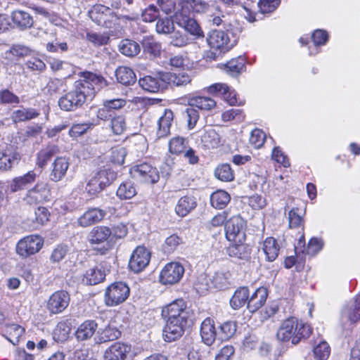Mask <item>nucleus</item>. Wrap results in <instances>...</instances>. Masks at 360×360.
Listing matches in <instances>:
<instances>
[{
    "label": "nucleus",
    "mask_w": 360,
    "mask_h": 360,
    "mask_svg": "<svg viewBox=\"0 0 360 360\" xmlns=\"http://www.w3.org/2000/svg\"><path fill=\"white\" fill-rule=\"evenodd\" d=\"M311 333V327L299 321L295 317H290L285 320L276 333L277 339L281 342L291 340L293 345L298 344L302 339L307 338Z\"/></svg>",
    "instance_id": "obj_1"
},
{
    "label": "nucleus",
    "mask_w": 360,
    "mask_h": 360,
    "mask_svg": "<svg viewBox=\"0 0 360 360\" xmlns=\"http://www.w3.org/2000/svg\"><path fill=\"white\" fill-rule=\"evenodd\" d=\"M90 18L97 25L107 28L112 27L117 20H127L135 21L138 19V14L132 13L117 17L109 7L102 4L94 5L89 11Z\"/></svg>",
    "instance_id": "obj_2"
},
{
    "label": "nucleus",
    "mask_w": 360,
    "mask_h": 360,
    "mask_svg": "<svg viewBox=\"0 0 360 360\" xmlns=\"http://www.w3.org/2000/svg\"><path fill=\"white\" fill-rule=\"evenodd\" d=\"M91 90L85 85L79 84L77 82L75 83L74 89L58 100V105L62 110L74 111L82 106L91 95Z\"/></svg>",
    "instance_id": "obj_3"
},
{
    "label": "nucleus",
    "mask_w": 360,
    "mask_h": 360,
    "mask_svg": "<svg viewBox=\"0 0 360 360\" xmlns=\"http://www.w3.org/2000/svg\"><path fill=\"white\" fill-rule=\"evenodd\" d=\"M238 38L236 34L230 30L226 29V32L221 30H214L210 32L207 37L209 46L216 50L225 52L231 49L237 43Z\"/></svg>",
    "instance_id": "obj_4"
},
{
    "label": "nucleus",
    "mask_w": 360,
    "mask_h": 360,
    "mask_svg": "<svg viewBox=\"0 0 360 360\" xmlns=\"http://www.w3.org/2000/svg\"><path fill=\"white\" fill-rule=\"evenodd\" d=\"M360 320V295L345 305L340 313V324L343 330H351Z\"/></svg>",
    "instance_id": "obj_5"
},
{
    "label": "nucleus",
    "mask_w": 360,
    "mask_h": 360,
    "mask_svg": "<svg viewBox=\"0 0 360 360\" xmlns=\"http://www.w3.org/2000/svg\"><path fill=\"white\" fill-rule=\"evenodd\" d=\"M189 314L187 304L182 299H177L162 309L165 321H187Z\"/></svg>",
    "instance_id": "obj_6"
},
{
    "label": "nucleus",
    "mask_w": 360,
    "mask_h": 360,
    "mask_svg": "<svg viewBox=\"0 0 360 360\" xmlns=\"http://www.w3.org/2000/svg\"><path fill=\"white\" fill-rule=\"evenodd\" d=\"M129 288L125 283H113L105 289V303L108 307L117 306L124 302L129 297Z\"/></svg>",
    "instance_id": "obj_7"
},
{
    "label": "nucleus",
    "mask_w": 360,
    "mask_h": 360,
    "mask_svg": "<svg viewBox=\"0 0 360 360\" xmlns=\"http://www.w3.org/2000/svg\"><path fill=\"white\" fill-rule=\"evenodd\" d=\"M112 235L110 228L105 226L94 227L89 234V242L100 255H105L108 250V239Z\"/></svg>",
    "instance_id": "obj_8"
},
{
    "label": "nucleus",
    "mask_w": 360,
    "mask_h": 360,
    "mask_svg": "<svg viewBox=\"0 0 360 360\" xmlns=\"http://www.w3.org/2000/svg\"><path fill=\"white\" fill-rule=\"evenodd\" d=\"M44 245L43 238L38 235H30L20 240L16 245V252L22 257H27L38 252Z\"/></svg>",
    "instance_id": "obj_9"
},
{
    "label": "nucleus",
    "mask_w": 360,
    "mask_h": 360,
    "mask_svg": "<svg viewBox=\"0 0 360 360\" xmlns=\"http://www.w3.org/2000/svg\"><path fill=\"white\" fill-rule=\"evenodd\" d=\"M246 221L240 216L231 217L225 224L226 237L229 241L243 242L245 240Z\"/></svg>",
    "instance_id": "obj_10"
},
{
    "label": "nucleus",
    "mask_w": 360,
    "mask_h": 360,
    "mask_svg": "<svg viewBox=\"0 0 360 360\" xmlns=\"http://www.w3.org/2000/svg\"><path fill=\"white\" fill-rule=\"evenodd\" d=\"M130 174L134 178L147 184H155L160 179L157 168L146 162L134 166Z\"/></svg>",
    "instance_id": "obj_11"
},
{
    "label": "nucleus",
    "mask_w": 360,
    "mask_h": 360,
    "mask_svg": "<svg viewBox=\"0 0 360 360\" xmlns=\"http://www.w3.org/2000/svg\"><path fill=\"white\" fill-rule=\"evenodd\" d=\"M184 272V267L180 263H168L160 271V282L163 285L176 284L181 281Z\"/></svg>",
    "instance_id": "obj_12"
},
{
    "label": "nucleus",
    "mask_w": 360,
    "mask_h": 360,
    "mask_svg": "<svg viewBox=\"0 0 360 360\" xmlns=\"http://www.w3.org/2000/svg\"><path fill=\"white\" fill-rule=\"evenodd\" d=\"M49 197L50 189L48 184L40 181L27 191L23 197V200L28 205H37L49 201Z\"/></svg>",
    "instance_id": "obj_13"
},
{
    "label": "nucleus",
    "mask_w": 360,
    "mask_h": 360,
    "mask_svg": "<svg viewBox=\"0 0 360 360\" xmlns=\"http://www.w3.org/2000/svg\"><path fill=\"white\" fill-rule=\"evenodd\" d=\"M70 300V295L67 291L58 290L49 297L46 309L52 314L62 313L68 307Z\"/></svg>",
    "instance_id": "obj_14"
},
{
    "label": "nucleus",
    "mask_w": 360,
    "mask_h": 360,
    "mask_svg": "<svg viewBox=\"0 0 360 360\" xmlns=\"http://www.w3.org/2000/svg\"><path fill=\"white\" fill-rule=\"evenodd\" d=\"M150 259V252L145 247L139 246L131 254L129 267L134 273H139L148 265Z\"/></svg>",
    "instance_id": "obj_15"
},
{
    "label": "nucleus",
    "mask_w": 360,
    "mask_h": 360,
    "mask_svg": "<svg viewBox=\"0 0 360 360\" xmlns=\"http://www.w3.org/2000/svg\"><path fill=\"white\" fill-rule=\"evenodd\" d=\"M187 321H165L162 330V337L165 341L171 342L180 338L185 330Z\"/></svg>",
    "instance_id": "obj_16"
},
{
    "label": "nucleus",
    "mask_w": 360,
    "mask_h": 360,
    "mask_svg": "<svg viewBox=\"0 0 360 360\" xmlns=\"http://www.w3.org/2000/svg\"><path fill=\"white\" fill-rule=\"evenodd\" d=\"M20 160L19 153L12 146L0 150V170L8 171L17 165Z\"/></svg>",
    "instance_id": "obj_17"
},
{
    "label": "nucleus",
    "mask_w": 360,
    "mask_h": 360,
    "mask_svg": "<svg viewBox=\"0 0 360 360\" xmlns=\"http://www.w3.org/2000/svg\"><path fill=\"white\" fill-rule=\"evenodd\" d=\"M164 75L165 73H159L155 76H146L139 79V84L143 89L148 92H159L166 87V81Z\"/></svg>",
    "instance_id": "obj_18"
},
{
    "label": "nucleus",
    "mask_w": 360,
    "mask_h": 360,
    "mask_svg": "<svg viewBox=\"0 0 360 360\" xmlns=\"http://www.w3.org/2000/svg\"><path fill=\"white\" fill-rule=\"evenodd\" d=\"M207 92L211 94L221 96L223 99H224L231 105L238 103L236 92L226 84H214L207 87Z\"/></svg>",
    "instance_id": "obj_19"
},
{
    "label": "nucleus",
    "mask_w": 360,
    "mask_h": 360,
    "mask_svg": "<svg viewBox=\"0 0 360 360\" xmlns=\"http://www.w3.org/2000/svg\"><path fill=\"white\" fill-rule=\"evenodd\" d=\"M77 82L82 86L85 84V86H86L91 90V95H87L89 99H91L98 91L106 86V81L102 76L92 72H86L84 79Z\"/></svg>",
    "instance_id": "obj_20"
},
{
    "label": "nucleus",
    "mask_w": 360,
    "mask_h": 360,
    "mask_svg": "<svg viewBox=\"0 0 360 360\" xmlns=\"http://www.w3.org/2000/svg\"><path fill=\"white\" fill-rule=\"evenodd\" d=\"M131 351V346L117 342L111 345L104 352V360H125Z\"/></svg>",
    "instance_id": "obj_21"
},
{
    "label": "nucleus",
    "mask_w": 360,
    "mask_h": 360,
    "mask_svg": "<svg viewBox=\"0 0 360 360\" xmlns=\"http://www.w3.org/2000/svg\"><path fill=\"white\" fill-rule=\"evenodd\" d=\"M219 331L217 330L214 321L211 318H206L200 326V336L202 342L208 345H212L216 339H218Z\"/></svg>",
    "instance_id": "obj_22"
},
{
    "label": "nucleus",
    "mask_w": 360,
    "mask_h": 360,
    "mask_svg": "<svg viewBox=\"0 0 360 360\" xmlns=\"http://www.w3.org/2000/svg\"><path fill=\"white\" fill-rule=\"evenodd\" d=\"M38 175L33 170L29 171L22 176L15 177L9 184L10 191L13 193L27 189L35 181Z\"/></svg>",
    "instance_id": "obj_23"
},
{
    "label": "nucleus",
    "mask_w": 360,
    "mask_h": 360,
    "mask_svg": "<svg viewBox=\"0 0 360 360\" xmlns=\"http://www.w3.org/2000/svg\"><path fill=\"white\" fill-rule=\"evenodd\" d=\"M187 14L188 13H183L179 15H176L177 24L186 32L196 37H203V32L196 20L187 16Z\"/></svg>",
    "instance_id": "obj_24"
},
{
    "label": "nucleus",
    "mask_w": 360,
    "mask_h": 360,
    "mask_svg": "<svg viewBox=\"0 0 360 360\" xmlns=\"http://www.w3.org/2000/svg\"><path fill=\"white\" fill-rule=\"evenodd\" d=\"M105 216V212L98 208H91L86 211L77 219L78 224L82 227H88L101 221Z\"/></svg>",
    "instance_id": "obj_25"
},
{
    "label": "nucleus",
    "mask_w": 360,
    "mask_h": 360,
    "mask_svg": "<svg viewBox=\"0 0 360 360\" xmlns=\"http://www.w3.org/2000/svg\"><path fill=\"white\" fill-rule=\"evenodd\" d=\"M98 331V324L94 320H86L82 323L75 331V337L79 341L91 339Z\"/></svg>",
    "instance_id": "obj_26"
},
{
    "label": "nucleus",
    "mask_w": 360,
    "mask_h": 360,
    "mask_svg": "<svg viewBox=\"0 0 360 360\" xmlns=\"http://www.w3.org/2000/svg\"><path fill=\"white\" fill-rule=\"evenodd\" d=\"M70 162L65 157L57 158L52 164L50 179L54 182L60 181L66 174Z\"/></svg>",
    "instance_id": "obj_27"
},
{
    "label": "nucleus",
    "mask_w": 360,
    "mask_h": 360,
    "mask_svg": "<svg viewBox=\"0 0 360 360\" xmlns=\"http://www.w3.org/2000/svg\"><path fill=\"white\" fill-rule=\"evenodd\" d=\"M120 335V331L115 326L108 324L104 328L98 329L94 341L97 344H101L117 340Z\"/></svg>",
    "instance_id": "obj_28"
},
{
    "label": "nucleus",
    "mask_w": 360,
    "mask_h": 360,
    "mask_svg": "<svg viewBox=\"0 0 360 360\" xmlns=\"http://www.w3.org/2000/svg\"><path fill=\"white\" fill-rule=\"evenodd\" d=\"M179 6L182 13H205L209 9V4L204 0H181Z\"/></svg>",
    "instance_id": "obj_29"
},
{
    "label": "nucleus",
    "mask_w": 360,
    "mask_h": 360,
    "mask_svg": "<svg viewBox=\"0 0 360 360\" xmlns=\"http://www.w3.org/2000/svg\"><path fill=\"white\" fill-rule=\"evenodd\" d=\"M197 205L195 198L192 195H184L177 202L175 212L179 217H184L193 210Z\"/></svg>",
    "instance_id": "obj_30"
},
{
    "label": "nucleus",
    "mask_w": 360,
    "mask_h": 360,
    "mask_svg": "<svg viewBox=\"0 0 360 360\" xmlns=\"http://www.w3.org/2000/svg\"><path fill=\"white\" fill-rule=\"evenodd\" d=\"M200 133L201 142L205 148H216L221 145V137L214 129H204Z\"/></svg>",
    "instance_id": "obj_31"
},
{
    "label": "nucleus",
    "mask_w": 360,
    "mask_h": 360,
    "mask_svg": "<svg viewBox=\"0 0 360 360\" xmlns=\"http://www.w3.org/2000/svg\"><path fill=\"white\" fill-rule=\"evenodd\" d=\"M267 290L264 288H259L249 298L248 308L250 312H255L261 308L267 298Z\"/></svg>",
    "instance_id": "obj_32"
},
{
    "label": "nucleus",
    "mask_w": 360,
    "mask_h": 360,
    "mask_svg": "<svg viewBox=\"0 0 360 360\" xmlns=\"http://www.w3.org/2000/svg\"><path fill=\"white\" fill-rule=\"evenodd\" d=\"M226 252L231 257L248 260L250 257L251 249L243 242H235L227 248Z\"/></svg>",
    "instance_id": "obj_33"
},
{
    "label": "nucleus",
    "mask_w": 360,
    "mask_h": 360,
    "mask_svg": "<svg viewBox=\"0 0 360 360\" xmlns=\"http://www.w3.org/2000/svg\"><path fill=\"white\" fill-rule=\"evenodd\" d=\"M173 118V112L171 110L165 109L158 122V129L157 136L158 138H164L169 134Z\"/></svg>",
    "instance_id": "obj_34"
},
{
    "label": "nucleus",
    "mask_w": 360,
    "mask_h": 360,
    "mask_svg": "<svg viewBox=\"0 0 360 360\" xmlns=\"http://www.w3.org/2000/svg\"><path fill=\"white\" fill-rule=\"evenodd\" d=\"M262 250L266 255V260L273 262L278 256L280 245L274 238L268 237L263 243Z\"/></svg>",
    "instance_id": "obj_35"
},
{
    "label": "nucleus",
    "mask_w": 360,
    "mask_h": 360,
    "mask_svg": "<svg viewBox=\"0 0 360 360\" xmlns=\"http://www.w3.org/2000/svg\"><path fill=\"white\" fill-rule=\"evenodd\" d=\"M105 277V271L98 267L86 270L82 278V283L86 285H96L102 282Z\"/></svg>",
    "instance_id": "obj_36"
},
{
    "label": "nucleus",
    "mask_w": 360,
    "mask_h": 360,
    "mask_svg": "<svg viewBox=\"0 0 360 360\" xmlns=\"http://www.w3.org/2000/svg\"><path fill=\"white\" fill-rule=\"evenodd\" d=\"M118 82L125 86L132 85L136 82V77L132 69L127 66H120L115 70Z\"/></svg>",
    "instance_id": "obj_37"
},
{
    "label": "nucleus",
    "mask_w": 360,
    "mask_h": 360,
    "mask_svg": "<svg viewBox=\"0 0 360 360\" xmlns=\"http://www.w3.org/2000/svg\"><path fill=\"white\" fill-rule=\"evenodd\" d=\"M188 105L201 110H210L216 106V101L210 97L196 96L188 99Z\"/></svg>",
    "instance_id": "obj_38"
},
{
    "label": "nucleus",
    "mask_w": 360,
    "mask_h": 360,
    "mask_svg": "<svg viewBox=\"0 0 360 360\" xmlns=\"http://www.w3.org/2000/svg\"><path fill=\"white\" fill-rule=\"evenodd\" d=\"M311 39L313 46L309 47V55L314 56L319 52V46L326 44L328 39V35L323 30H316L313 32Z\"/></svg>",
    "instance_id": "obj_39"
},
{
    "label": "nucleus",
    "mask_w": 360,
    "mask_h": 360,
    "mask_svg": "<svg viewBox=\"0 0 360 360\" xmlns=\"http://www.w3.org/2000/svg\"><path fill=\"white\" fill-rule=\"evenodd\" d=\"M249 300V290L248 288L242 287L237 289L230 300L231 307L234 309L243 307Z\"/></svg>",
    "instance_id": "obj_40"
},
{
    "label": "nucleus",
    "mask_w": 360,
    "mask_h": 360,
    "mask_svg": "<svg viewBox=\"0 0 360 360\" xmlns=\"http://www.w3.org/2000/svg\"><path fill=\"white\" fill-rule=\"evenodd\" d=\"M5 336L13 345H18L25 333V329L17 324H9L6 326Z\"/></svg>",
    "instance_id": "obj_41"
},
{
    "label": "nucleus",
    "mask_w": 360,
    "mask_h": 360,
    "mask_svg": "<svg viewBox=\"0 0 360 360\" xmlns=\"http://www.w3.org/2000/svg\"><path fill=\"white\" fill-rule=\"evenodd\" d=\"M142 46L144 52L153 57L160 56L162 51L161 44L156 41L152 37H145L142 40Z\"/></svg>",
    "instance_id": "obj_42"
},
{
    "label": "nucleus",
    "mask_w": 360,
    "mask_h": 360,
    "mask_svg": "<svg viewBox=\"0 0 360 360\" xmlns=\"http://www.w3.org/2000/svg\"><path fill=\"white\" fill-rule=\"evenodd\" d=\"M226 72L233 77L238 76L245 68V60L243 57L232 58L225 65Z\"/></svg>",
    "instance_id": "obj_43"
},
{
    "label": "nucleus",
    "mask_w": 360,
    "mask_h": 360,
    "mask_svg": "<svg viewBox=\"0 0 360 360\" xmlns=\"http://www.w3.org/2000/svg\"><path fill=\"white\" fill-rule=\"evenodd\" d=\"M231 200L230 195L222 190L214 192L210 197L211 205L217 209H223Z\"/></svg>",
    "instance_id": "obj_44"
},
{
    "label": "nucleus",
    "mask_w": 360,
    "mask_h": 360,
    "mask_svg": "<svg viewBox=\"0 0 360 360\" xmlns=\"http://www.w3.org/2000/svg\"><path fill=\"white\" fill-rule=\"evenodd\" d=\"M39 113L34 108H21L15 110L11 118L14 122H25L37 117Z\"/></svg>",
    "instance_id": "obj_45"
},
{
    "label": "nucleus",
    "mask_w": 360,
    "mask_h": 360,
    "mask_svg": "<svg viewBox=\"0 0 360 360\" xmlns=\"http://www.w3.org/2000/svg\"><path fill=\"white\" fill-rule=\"evenodd\" d=\"M166 84H172L174 86H184L191 82V77L186 73H171L166 72L164 75Z\"/></svg>",
    "instance_id": "obj_46"
},
{
    "label": "nucleus",
    "mask_w": 360,
    "mask_h": 360,
    "mask_svg": "<svg viewBox=\"0 0 360 360\" xmlns=\"http://www.w3.org/2000/svg\"><path fill=\"white\" fill-rule=\"evenodd\" d=\"M120 51L129 57L136 56L140 52V46L134 41L129 39L122 40L119 46Z\"/></svg>",
    "instance_id": "obj_47"
},
{
    "label": "nucleus",
    "mask_w": 360,
    "mask_h": 360,
    "mask_svg": "<svg viewBox=\"0 0 360 360\" xmlns=\"http://www.w3.org/2000/svg\"><path fill=\"white\" fill-rule=\"evenodd\" d=\"M136 194L134 184L130 181L121 184L117 190V195L122 200L131 199Z\"/></svg>",
    "instance_id": "obj_48"
},
{
    "label": "nucleus",
    "mask_w": 360,
    "mask_h": 360,
    "mask_svg": "<svg viewBox=\"0 0 360 360\" xmlns=\"http://www.w3.org/2000/svg\"><path fill=\"white\" fill-rule=\"evenodd\" d=\"M13 22L20 27H30L32 25L33 20L31 15L22 11H15L12 14Z\"/></svg>",
    "instance_id": "obj_49"
},
{
    "label": "nucleus",
    "mask_w": 360,
    "mask_h": 360,
    "mask_svg": "<svg viewBox=\"0 0 360 360\" xmlns=\"http://www.w3.org/2000/svg\"><path fill=\"white\" fill-rule=\"evenodd\" d=\"M58 149L56 146H49L40 150L37 156V165L39 167L43 168L50 159L57 153Z\"/></svg>",
    "instance_id": "obj_50"
},
{
    "label": "nucleus",
    "mask_w": 360,
    "mask_h": 360,
    "mask_svg": "<svg viewBox=\"0 0 360 360\" xmlns=\"http://www.w3.org/2000/svg\"><path fill=\"white\" fill-rule=\"evenodd\" d=\"M188 144V141L184 137H174L169 142V151L172 154L179 155L185 151Z\"/></svg>",
    "instance_id": "obj_51"
},
{
    "label": "nucleus",
    "mask_w": 360,
    "mask_h": 360,
    "mask_svg": "<svg viewBox=\"0 0 360 360\" xmlns=\"http://www.w3.org/2000/svg\"><path fill=\"white\" fill-rule=\"evenodd\" d=\"M100 184L105 188L117 178V173L110 169H102L95 175Z\"/></svg>",
    "instance_id": "obj_52"
},
{
    "label": "nucleus",
    "mask_w": 360,
    "mask_h": 360,
    "mask_svg": "<svg viewBox=\"0 0 360 360\" xmlns=\"http://www.w3.org/2000/svg\"><path fill=\"white\" fill-rule=\"evenodd\" d=\"M236 323L234 321H226L219 327L218 340L221 341L227 340L231 338L236 331Z\"/></svg>",
    "instance_id": "obj_53"
},
{
    "label": "nucleus",
    "mask_w": 360,
    "mask_h": 360,
    "mask_svg": "<svg viewBox=\"0 0 360 360\" xmlns=\"http://www.w3.org/2000/svg\"><path fill=\"white\" fill-rule=\"evenodd\" d=\"M155 30L158 34H169L172 33L174 30L173 20L169 17L158 18Z\"/></svg>",
    "instance_id": "obj_54"
},
{
    "label": "nucleus",
    "mask_w": 360,
    "mask_h": 360,
    "mask_svg": "<svg viewBox=\"0 0 360 360\" xmlns=\"http://www.w3.org/2000/svg\"><path fill=\"white\" fill-rule=\"evenodd\" d=\"M170 34L169 43L174 46L184 47L191 42V38L180 31L174 30Z\"/></svg>",
    "instance_id": "obj_55"
},
{
    "label": "nucleus",
    "mask_w": 360,
    "mask_h": 360,
    "mask_svg": "<svg viewBox=\"0 0 360 360\" xmlns=\"http://www.w3.org/2000/svg\"><path fill=\"white\" fill-rule=\"evenodd\" d=\"M313 352L316 360H327L330 354V347L326 341H321L314 347Z\"/></svg>",
    "instance_id": "obj_56"
},
{
    "label": "nucleus",
    "mask_w": 360,
    "mask_h": 360,
    "mask_svg": "<svg viewBox=\"0 0 360 360\" xmlns=\"http://www.w3.org/2000/svg\"><path fill=\"white\" fill-rule=\"evenodd\" d=\"M215 176L223 181H231L233 179V173L229 164H222L215 169Z\"/></svg>",
    "instance_id": "obj_57"
},
{
    "label": "nucleus",
    "mask_w": 360,
    "mask_h": 360,
    "mask_svg": "<svg viewBox=\"0 0 360 360\" xmlns=\"http://www.w3.org/2000/svg\"><path fill=\"white\" fill-rule=\"evenodd\" d=\"M110 127L115 134H122L127 128L124 117L122 115H117L110 118Z\"/></svg>",
    "instance_id": "obj_58"
},
{
    "label": "nucleus",
    "mask_w": 360,
    "mask_h": 360,
    "mask_svg": "<svg viewBox=\"0 0 360 360\" xmlns=\"http://www.w3.org/2000/svg\"><path fill=\"white\" fill-rule=\"evenodd\" d=\"M86 39L94 46H100L107 44L110 37L105 33L88 32L86 34Z\"/></svg>",
    "instance_id": "obj_59"
},
{
    "label": "nucleus",
    "mask_w": 360,
    "mask_h": 360,
    "mask_svg": "<svg viewBox=\"0 0 360 360\" xmlns=\"http://www.w3.org/2000/svg\"><path fill=\"white\" fill-rule=\"evenodd\" d=\"M244 115L240 109H231L225 111L221 115V119L224 122L234 121L235 122H240L244 120Z\"/></svg>",
    "instance_id": "obj_60"
},
{
    "label": "nucleus",
    "mask_w": 360,
    "mask_h": 360,
    "mask_svg": "<svg viewBox=\"0 0 360 360\" xmlns=\"http://www.w3.org/2000/svg\"><path fill=\"white\" fill-rule=\"evenodd\" d=\"M6 53L8 57H9L8 55H11L13 58H20L28 56L30 53V49L23 45L15 44Z\"/></svg>",
    "instance_id": "obj_61"
},
{
    "label": "nucleus",
    "mask_w": 360,
    "mask_h": 360,
    "mask_svg": "<svg viewBox=\"0 0 360 360\" xmlns=\"http://www.w3.org/2000/svg\"><path fill=\"white\" fill-rule=\"evenodd\" d=\"M281 0H259L257 6L262 13H271L279 6Z\"/></svg>",
    "instance_id": "obj_62"
},
{
    "label": "nucleus",
    "mask_w": 360,
    "mask_h": 360,
    "mask_svg": "<svg viewBox=\"0 0 360 360\" xmlns=\"http://www.w3.org/2000/svg\"><path fill=\"white\" fill-rule=\"evenodd\" d=\"M299 211L298 208H292L288 212L289 227L290 229H297L303 224V219Z\"/></svg>",
    "instance_id": "obj_63"
},
{
    "label": "nucleus",
    "mask_w": 360,
    "mask_h": 360,
    "mask_svg": "<svg viewBox=\"0 0 360 360\" xmlns=\"http://www.w3.org/2000/svg\"><path fill=\"white\" fill-rule=\"evenodd\" d=\"M127 155L126 149L124 147H115L111 150L110 160L117 165H122Z\"/></svg>",
    "instance_id": "obj_64"
}]
</instances>
